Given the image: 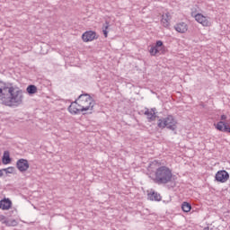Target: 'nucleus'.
<instances>
[{
	"mask_svg": "<svg viewBox=\"0 0 230 230\" xmlns=\"http://www.w3.org/2000/svg\"><path fill=\"white\" fill-rule=\"evenodd\" d=\"M0 102L5 107H19L24 102V92L8 83L0 81Z\"/></svg>",
	"mask_w": 230,
	"mask_h": 230,
	"instance_id": "1",
	"label": "nucleus"
},
{
	"mask_svg": "<svg viewBox=\"0 0 230 230\" xmlns=\"http://www.w3.org/2000/svg\"><path fill=\"white\" fill-rule=\"evenodd\" d=\"M172 179H173V173L172 172V169H170V167L168 166L162 165L156 168L153 181L155 184L161 185L170 184Z\"/></svg>",
	"mask_w": 230,
	"mask_h": 230,
	"instance_id": "2",
	"label": "nucleus"
},
{
	"mask_svg": "<svg viewBox=\"0 0 230 230\" xmlns=\"http://www.w3.org/2000/svg\"><path fill=\"white\" fill-rule=\"evenodd\" d=\"M77 103H79L82 112H87V111H89V114H93V109H94V105H96L94 99H93L89 93L79 95Z\"/></svg>",
	"mask_w": 230,
	"mask_h": 230,
	"instance_id": "3",
	"label": "nucleus"
},
{
	"mask_svg": "<svg viewBox=\"0 0 230 230\" xmlns=\"http://www.w3.org/2000/svg\"><path fill=\"white\" fill-rule=\"evenodd\" d=\"M157 127L159 128H168L169 130H177V120L173 116L169 115L166 118L158 119Z\"/></svg>",
	"mask_w": 230,
	"mask_h": 230,
	"instance_id": "4",
	"label": "nucleus"
},
{
	"mask_svg": "<svg viewBox=\"0 0 230 230\" xmlns=\"http://www.w3.org/2000/svg\"><path fill=\"white\" fill-rule=\"evenodd\" d=\"M16 166L22 173L24 172H28V169L30 168V163H28V160L24 158H21L17 161Z\"/></svg>",
	"mask_w": 230,
	"mask_h": 230,
	"instance_id": "5",
	"label": "nucleus"
},
{
	"mask_svg": "<svg viewBox=\"0 0 230 230\" xmlns=\"http://www.w3.org/2000/svg\"><path fill=\"white\" fill-rule=\"evenodd\" d=\"M194 17L195 21H197V22L199 24H202V26H211V22H209L208 16H204L202 13H197Z\"/></svg>",
	"mask_w": 230,
	"mask_h": 230,
	"instance_id": "6",
	"label": "nucleus"
},
{
	"mask_svg": "<svg viewBox=\"0 0 230 230\" xmlns=\"http://www.w3.org/2000/svg\"><path fill=\"white\" fill-rule=\"evenodd\" d=\"M216 181L217 182H227L229 181V172L226 171H218L216 173Z\"/></svg>",
	"mask_w": 230,
	"mask_h": 230,
	"instance_id": "7",
	"label": "nucleus"
},
{
	"mask_svg": "<svg viewBox=\"0 0 230 230\" xmlns=\"http://www.w3.org/2000/svg\"><path fill=\"white\" fill-rule=\"evenodd\" d=\"M68 111L70 114H80V112H82V108H80L78 99L70 104V106L68 107Z\"/></svg>",
	"mask_w": 230,
	"mask_h": 230,
	"instance_id": "8",
	"label": "nucleus"
},
{
	"mask_svg": "<svg viewBox=\"0 0 230 230\" xmlns=\"http://www.w3.org/2000/svg\"><path fill=\"white\" fill-rule=\"evenodd\" d=\"M84 42H91L96 39V32L93 31H87L82 35Z\"/></svg>",
	"mask_w": 230,
	"mask_h": 230,
	"instance_id": "9",
	"label": "nucleus"
},
{
	"mask_svg": "<svg viewBox=\"0 0 230 230\" xmlns=\"http://www.w3.org/2000/svg\"><path fill=\"white\" fill-rule=\"evenodd\" d=\"M174 30H176L178 33H186L188 31V24L184 22H180L174 25Z\"/></svg>",
	"mask_w": 230,
	"mask_h": 230,
	"instance_id": "10",
	"label": "nucleus"
},
{
	"mask_svg": "<svg viewBox=\"0 0 230 230\" xmlns=\"http://www.w3.org/2000/svg\"><path fill=\"white\" fill-rule=\"evenodd\" d=\"M155 108L153 109H148L146 108V111H145V116H147V119L149 122L155 120V118H157V116L155 115Z\"/></svg>",
	"mask_w": 230,
	"mask_h": 230,
	"instance_id": "11",
	"label": "nucleus"
},
{
	"mask_svg": "<svg viewBox=\"0 0 230 230\" xmlns=\"http://www.w3.org/2000/svg\"><path fill=\"white\" fill-rule=\"evenodd\" d=\"M170 21H172V15L170 13H165L162 15L161 22L164 28H168L170 26Z\"/></svg>",
	"mask_w": 230,
	"mask_h": 230,
	"instance_id": "12",
	"label": "nucleus"
},
{
	"mask_svg": "<svg viewBox=\"0 0 230 230\" xmlns=\"http://www.w3.org/2000/svg\"><path fill=\"white\" fill-rule=\"evenodd\" d=\"M216 128L219 130L220 132H229V127L227 124L224 121L217 122Z\"/></svg>",
	"mask_w": 230,
	"mask_h": 230,
	"instance_id": "13",
	"label": "nucleus"
},
{
	"mask_svg": "<svg viewBox=\"0 0 230 230\" xmlns=\"http://www.w3.org/2000/svg\"><path fill=\"white\" fill-rule=\"evenodd\" d=\"M12 208V201L10 199H3L0 201V209L8 210Z\"/></svg>",
	"mask_w": 230,
	"mask_h": 230,
	"instance_id": "14",
	"label": "nucleus"
},
{
	"mask_svg": "<svg viewBox=\"0 0 230 230\" xmlns=\"http://www.w3.org/2000/svg\"><path fill=\"white\" fill-rule=\"evenodd\" d=\"M147 197H148V199L149 200H155V201H156V202H160V200H161V194H159V193H157V192H155V191H153V192H151V193H148L147 194Z\"/></svg>",
	"mask_w": 230,
	"mask_h": 230,
	"instance_id": "15",
	"label": "nucleus"
},
{
	"mask_svg": "<svg viewBox=\"0 0 230 230\" xmlns=\"http://www.w3.org/2000/svg\"><path fill=\"white\" fill-rule=\"evenodd\" d=\"M2 161L4 164H10V163L12 162V159L10 158V152L8 151L4 152Z\"/></svg>",
	"mask_w": 230,
	"mask_h": 230,
	"instance_id": "16",
	"label": "nucleus"
},
{
	"mask_svg": "<svg viewBox=\"0 0 230 230\" xmlns=\"http://www.w3.org/2000/svg\"><path fill=\"white\" fill-rule=\"evenodd\" d=\"M181 209L182 211H184V213H190V211H191V204L188 202H183L181 204Z\"/></svg>",
	"mask_w": 230,
	"mask_h": 230,
	"instance_id": "17",
	"label": "nucleus"
},
{
	"mask_svg": "<svg viewBox=\"0 0 230 230\" xmlns=\"http://www.w3.org/2000/svg\"><path fill=\"white\" fill-rule=\"evenodd\" d=\"M27 93L29 94H35L37 93V86L31 84L27 87Z\"/></svg>",
	"mask_w": 230,
	"mask_h": 230,
	"instance_id": "18",
	"label": "nucleus"
},
{
	"mask_svg": "<svg viewBox=\"0 0 230 230\" xmlns=\"http://www.w3.org/2000/svg\"><path fill=\"white\" fill-rule=\"evenodd\" d=\"M149 53L153 57H155V55H157V53H159V49H157V47H155V46H152L149 49Z\"/></svg>",
	"mask_w": 230,
	"mask_h": 230,
	"instance_id": "19",
	"label": "nucleus"
},
{
	"mask_svg": "<svg viewBox=\"0 0 230 230\" xmlns=\"http://www.w3.org/2000/svg\"><path fill=\"white\" fill-rule=\"evenodd\" d=\"M107 30H109V23H108V22H106L105 24L102 27V31H103V35H104L105 39H107V37L109 35V31Z\"/></svg>",
	"mask_w": 230,
	"mask_h": 230,
	"instance_id": "20",
	"label": "nucleus"
},
{
	"mask_svg": "<svg viewBox=\"0 0 230 230\" xmlns=\"http://www.w3.org/2000/svg\"><path fill=\"white\" fill-rule=\"evenodd\" d=\"M3 224H5V226H17V221L13 220L10 222L8 220H4Z\"/></svg>",
	"mask_w": 230,
	"mask_h": 230,
	"instance_id": "21",
	"label": "nucleus"
},
{
	"mask_svg": "<svg viewBox=\"0 0 230 230\" xmlns=\"http://www.w3.org/2000/svg\"><path fill=\"white\" fill-rule=\"evenodd\" d=\"M4 172L8 175V173H13V167H8L4 169Z\"/></svg>",
	"mask_w": 230,
	"mask_h": 230,
	"instance_id": "22",
	"label": "nucleus"
},
{
	"mask_svg": "<svg viewBox=\"0 0 230 230\" xmlns=\"http://www.w3.org/2000/svg\"><path fill=\"white\" fill-rule=\"evenodd\" d=\"M155 47L159 49V48H163V42L161 40H157Z\"/></svg>",
	"mask_w": 230,
	"mask_h": 230,
	"instance_id": "23",
	"label": "nucleus"
},
{
	"mask_svg": "<svg viewBox=\"0 0 230 230\" xmlns=\"http://www.w3.org/2000/svg\"><path fill=\"white\" fill-rule=\"evenodd\" d=\"M225 119H227V116L221 115V121H225Z\"/></svg>",
	"mask_w": 230,
	"mask_h": 230,
	"instance_id": "24",
	"label": "nucleus"
},
{
	"mask_svg": "<svg viewBox=\"0 0 230 230\" xmlns=\"http://www.w3.org/2000/svg\"><path fill=\"white\" fill-rule=\"evenodd\" d=\"M4 174V169H1V170H0V177H3Z\"/></svg>",
	"mask_w": 230,
	"mask_h": 230,
	"instance_id": "25",
	"label": "nucleus"
}]
</instances>
